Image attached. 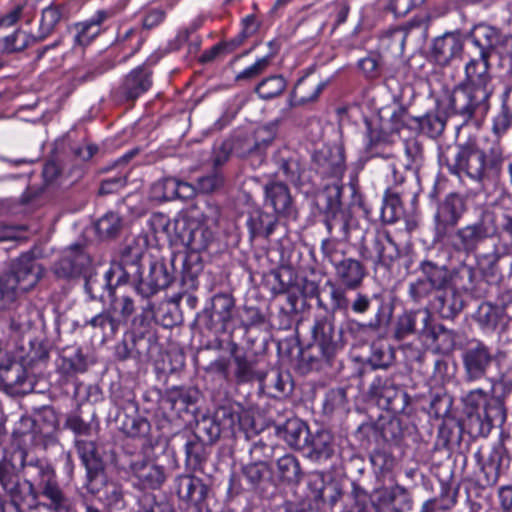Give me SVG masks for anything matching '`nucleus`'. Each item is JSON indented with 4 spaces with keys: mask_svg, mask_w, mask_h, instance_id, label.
I'll return each instance as SVG.
<instances>
[{
    "mask_svg": "<svg viewBox=\"0 0 512 512\" xmlns=\"http://www.w3.org/2000/svg\"><path fill=\"white\" fill-rule=\"evenodd\" d=\"M22 467L31 477L21 482L14 466L0 464V485L8 497L14 501H26L31 497L53 512H68L70 498L61 488L52 465L40 459L22 461Z\"/></svg>",
    "mask_w": 512,
    "mask_h": 512,
    "instance_id": "nucleus-1",
    "label": "nucleus"
},
{
    "mask_svg": "<svg viewBox=\"0 0 512 512\" xmlns=\"http://www.w3.org/2000/svg\"><path fill=\"white\" fill-rule=\"evenodd\" d=\"M440 161L449 172L462 174L471 180L485 184L494 182L500 175L503 156L497 149H481L475 142L446 146L440 154Z\"/></svg>",
    "mask_w": 512,
    "mask_h": 512,
    "instance_id": "nucleus-2",
    "label": "nucleus"
},
{
    "mask_svg": "<svg viewBox=\"0 0 512 512\" xmlns=\"http://www.w3.org/2000/svg\"><path fill=\"white\" fill-rule=\"evenodd\" d=\"M212 216H204L202 219L180 215L173 222L168 221L164 215H156L154 218L161 222L163 230L175 237L191 252L199 253L208 249L215 239L212 226L217 223L218 210L210 209Z\"/></svg>",
    "mask_w": 512,
    "mask_h": 512,
    "instance_id": "nucleus-3",
    "label": "nucleus"
},
{
    "mask_svg": "<svg viewBox=\"0 0 512 512\" xmlns=\"http://www.w3.org/2000/svg\"><path fill=\"white\" fill-rule=\"evenodd\" d=\"M360 238L358 252L363 260L372 262L375 267L390 268L400 258V249L385 230L369 231L360 227L352 216L350 238Z\"/></svg>",
    "mask_w": 512,
    "mask_h": 512,
    "instance_id": "nucleus-4",
    "label": "nucleus"
},
{
    "mask_svg": "<svg viewBox=\"0 0 512 512\" xmlns=\"http://www.w3.org/2000/svg\"><path fill=\"white\" fill-rule=\"evenodd\" d=\"M463 401L472 434L488 433L495 423H503L506 419L504 402L499 397H489L481 388L471 390Z\"/></svg>",
    "mask_w": 512,
    "mask_h": 512,
    "instance_id": "nucleus-5",
    "label": "nucleus"
},
{
    "mask_svg": "<svg viewBox=\"0 0 512 512\" xmlns=\"http://www.w3.org/2000/svg\"><path fill=\"white\" fill-rule=\"evenodd\" d=\"M490 98L491 96L482 90L460 83L449 96L448 108L453 115L467 122L474 117H484L487 114L490 109Z\"/></svg>",
    "mask_w": 512,
    "mask_h": 512,
    "instance_id": "nucleus-6",
    "label": "nucleus"
},
{
    "mask_svg": "<svg viewBox=\"0 0 512 512\" xmlns=\"http://www.w3.org/2000/svg\"><path fill=\"white\" fill-rule=\"evenodd\" d=\"M495 233L496 226L492 215L483 212L476 222L461 227L449 235L448 241L456 252L470 254L476 251L479 244Z\"/></svg>",
    "mask_w": 512,
    "mask_h": 512,
    "instance_id": "nucleus-7",
    "label": "nucleus"
},
{
    "mask_svg": "<svg viewBox=\"0 0 512 512\" xmlns=\"http://www.w3.org/2000/svg\"><path fill=\"white\" fill-rule=\"evenodd\" d=\"M461 358L464 379L469 383L489 379L491 371L499 366V360L493 349L480 341L468 346Z\"/></svg>",
    "mask_w": 512,
    "mask_h": 512,
    "instance_id": "nucleus-8",
    "label": "nucleus"
},
{
    "mask_svg": "<svg viewBox=\"0 0 512 512\" xmlns=\"http://www.w3.org/2000/svg\"><path fill=\"white\" fill-rule=\"evenodd\" d=\"M471 43L478 50L486 52L489 58L495 52L501 59L512 62V36L502 35L491 26H478L471 35Z\"/></svg>",
    "mask_w": 512,
    "mask_h": 512,
    "instance_id": "nucleus-9",
    "label": "nucleus"
},
{
    "mask_svg": "<svg viewBox=\"0 0 512 512\" xmlns=\"http://www.w3.org/2000/svg\"><path fill=\"white\" fill-rule=\"evenodd\" d=\"M312 336L323 360L327 363L342 348L341 332L335 328L333 316L324 315L316 318L312 327Z\"/></svg>",
    "mask_w": 512,
    "mask_h": 512,
    "instance_id": "nucleus-10",
    "label": "nucleus"
},
{
    "mask_svg": "<svg viewBox=\"0 0 512 512\" xmlns=\"http://www.w3.org/2000/svg\"><path fill=\"white\" fill-rule=\"evenodd\" d=\"M6 275L22 294L36 286L43 275V268L32 254L24 253L13 262L11 272Z\"/></svg>",
    "mask_w": 512,
    "mask_h": 512,
    "instance_id": "nucleus-11",
    "label": "nucleus"
},
{
    "mask_svg": "<svg viewBox=\"0 0 512 512\" xmlns=\"http://www.w3.org/2000/svg\"><path fill=\"white\" fill-rule=\"evenodd\" d=\"M489 57L486 52L478 50V58H472L465 65V80L467 84L477 90H482L487 95L492 96L494 88L492 85V75L490 74Z\"/></svg>",
    "mask_w": 512,
    "mask_h": 512,
    "instance_id": "nucleus-12",
    "label": "nucleus"
},
{
    "mask_svg": "<svg viewBox=\"0 0 512 512\" xmlns=\"http://www.w3.org/2000/svg\"><path fill=\"white\" fill-rule=\"evenodd\" d=\"M466 210L465 202L457 194L448 195L438 206L435 221L440 236H446L449 229L456 226Z\"/></svg>",
    "mask_w": 512,
    "mask_h": 512,
    "instance_id": "nucleus-13",
    "label": "nucleus"
},
{
    "mask_svg": "<svg viewBox=\"0 0 512 512\" xmlns=\"http://www.w3.org/2000/svg\"><path fill=\"white\" fill-rule=\"evenodd\" d=\"M317 173L323 177L340 179L345 171L344 154L340 147H324L313 154Z\"/></svg>",
    "mask_w": 512,
    "mask_h": 512,
    "instance_id": "nucleus-14",
    "label": "nucleus"
},
{
    "mask_svg": "<svg viewBox=\"0 0 512 512\" xmlns=\"http://www.w3.org/2000/svg\"><path fill=\"white\" fill-rule=\"evenodd\" d=\"M90 264L89 256L76 245L65 251L63 257L54 264V272L60 278L80 275Z\"/></svg>",
    "mask_w": 512,
    "mask_h": 512,
    "instance_id": "nucleus-15",
    "label": "nucleus"
},
{
    "mask_svg": "<svg viewBox=\"0 0 512 512\" xmlns=\"http://www.w3.org/2000/svg\"><path fill=\"white\" fill-rule=\"evenodd\" d=\"M171 282L172 275L168 272L165 264L154 262L150 266L148 275L140 279L136 289L143 297H150L167 288Z\"/></svg>",
    "mask_w": 512,
    "mask_h": 512,
    "instance_id": "nucleus-16",
    "label": "nucleus"
},
{
    "mask_svg": "<svg viewBox=\"0 0 512 512\" xmlns=\"http://www.w3.org/2000/svg\"><path fill=\"white\" fill-rule=\"evenodd\" d=\"M463 49L461 35L455 32H447L434 39L431 54L440 65H447Z\"/></svg>",
    "mask_w": 512,
    "mask_h": 512,
    "instance_id": "nucleus-17",
    "label": "nucleus"
},
{
    "mask_svg": "<svg viewBox=\"0 0 512 512\" xmlns=\"http://www.w3.org/2000/svg\"><path fill=\"white\" fill-rule=\"evenodd\" d=\"M235 303L228 294H217L212 298L209 328L217 333L224 332L233 318Z\"/></svg>",
    "mask_w": 512,
    "mask_h": 512,
    "instance_id": "nucleus-18",
    "label": "nucleus"
},
{
    "mask_svg": "<svg viewBox=\"0 0 512 512\" xmlns=\"http://www.w3.org/2000/svg\"><path fill=\"white\" fill-rule=\"evenodd\" d=\"M174 489L180 500L195 504L202 502L208 491L202 480L191 474L178 475L174 479Z\"/></svg>",
    "mask_w": 512,
    "mask_h": 512,
    "instance_id": "nucleus-19",
    "label": "nucleus"
},
{
    "mask_svg": "<svg viewBox=\"0 0 512 512\" xmlns=\"http://www.w3.org/2000/svg\"><path fill=\"white\" fill-rule=\"evenodd\" d=\"M352 215L350 211L340 207L339 200L330 203L325 214V225L330 234L335 233L342 240L350 238V224Z\"/></svg>",
    "mask_w": 512,
    "mask_h": 512,
    "instance_id": "nucleus-20",
    "label": "nucleus"
},
{
    "mask_svg": "<svg viewBox=\"0 0 512 512\" xmlns=\"http://www.w3.org/2000/svg\"><path fill=\"white\" fill-rule=\"evenodd\" d=\"M151 71L145 66L133 69L124 79L120 91L127 100H135L152 85Z\"/></svg>",
    "mask_w": 512,
    "mask_h": 512,
    "instance_id": "nucleus-21",
    "label": "nucleus"
},
{
    "mask_svg": "<svg viewBox=\"0 0 512 512\" xmlns=\"http://www.w3.org/2000/svg\"><path fill=\"white\" fill-rule=\"evenodd\" d=\"M265 203L273 208L275 213L290 215L293 210V201L286 184L270 181L264 186Z\"/></svg>",
    "mask_w": 512,
    "mask_h": 512,
    "instance_id": "nucleus-22",
    "label": "nucleus"
},
{
    "mask_svg": "<svg viewBox=\"0 0 512 512\" xmlns=\"http://www.w3.org/2000/svg\"><path fill=\"white\" fill-rule=\"evenodd\" d=\"M335 441L333 435L326 430H321L309 436L308 445L304 451L313 461H325L335 453Z\"/></svg>",
    "mask_w": 512,
    "mask_h": 512,
    "instance_id": "nucleus-23",
    "label": "nucleus"
},
{
    "mask_svg": "<svg viewBox=\"0 0 512 512\" xmlns=\"http://www.w3.org/2000/svg\"><path fill=\"white\" fill-rule=\"evenodd\" d=\"M75 447L86 468L88 479H94L104 469V463L97 444L94 441L76 440Z\"/></svg>",
    "mask_w": 512,
    "mask_h": 512,
    "instance_id": "nucleus-24",
    "label": "nucleus"
},
{
    "mask_svg": "<svg viewBox=\"0 0 512 512\" xmlns=\"http://www.w3.org/2000/svg\"><path fill=\"white\" fill-rule=\"evenodd\" d=\"M335 272L337 279L350 290L358 288L366 275L365 267L353 258L335 263Z\"/></svg>",
    "mask_w": 512,
    "mask_h": 512,
    "instance_id": "nucleus-25",
    "label": "nucleus"
},
{
    "mask_svg": "<svg viewBox=\"0 0 512 512\" xmlns=\"http://www.w3.org/2000/svg\"><path fill=\"white\" fill-rule=\"evenodd\" d=\"M277 434L290 447L304 450L308 445L310 436L308 427L299 419H288L282 426L277 428Z\"/></svg>",
    "mask_w": 512,
    "mask_h": 512,
    "instance_id": "nucleus-26",
    "label": "nucleus"
},
{
    "mask_svg": "<svg viewBox=\"0 0 512 512\" xmlns=\"http://www.w3.org/2000/svg\"><path fill=\"white\" fill-rule=\"evenodd\" d=\"M130 469L144 487L157 488L165 481L163 468L153 462L144 459L134 460L130 464Z\"/></svg>",
    "mask_w": 512,
    "mask_h": 512,
    "instance_id": "nucleus-27",
    "label": "nucleus"
},
{
    "mask_svg": "<svg viewBox=\"0 0 512 512\" xmlns=\"http://www.w3.org/2000/svg\"><path fill=\"white\" fill-rule=\"evenodd\" d=\"M126 6V1L122 0L118 5L105 10H98L88 21L81 24V30L78 33L80 43H88L99 32V26L107 19L115 16Z\"/></svg>",
    "mask_w": 512,
    "mask_h": 512,
    "instance_id": "nucleus-28",
    "label": "nucleus"
},
{
    "mask_svg": "<svg viewBox=\"0 0 512 512\" xmlns=\"http://www.w3.org/2000/svg\"><path fill=\"white\" fill-rule=\"evenodd\" d=\"M440 292L433 302V308L442 318L452 319L462 311L463 299L455 289L450 287Z\"/></svg>",
    "mask_w": 512,
    "mask_h": 512,
    "instance_id": "nucleus-29",
    "label": "nucleus"
},
{
    "mask_svg": "<svg viewBox=\"0 0 512 512\" xmlns=\"http://www.w3.org/2000/svg\"><path fill=\"white\" fill-rule=\"evenodd\" d=\"M419 268L423 277L435 291L439 292L450 287L451 271L446 266L438 265L432 261H423Z\"/></svg>",
    "mask_w": 512,
    "mask_h": 512,
    "instance_id": "nucleus-30",
    "label": "nucleus"
},
{
    "mask_svg": "<svg viewBox=\"0 0 512 512\" xmlns=\"http://www.w3.org/2000/svg\"><path fill=\"white\" fill-rule=\"evenodd\" d=\"M277 218L261 210H254L250 213L247 226L252 238H268L275 230Z\"/></svg>",
    "mask_w": 512,
    "mask_h": 512,
    "instance_id": "nucleus-31",
    "label": "nucleus"
},
{
    "mask_svg": "<svg viewBox=\"0 0 512 512\" xmlns=\"http://www.w3.org/2000/svg\"><path fill=\"white\" fill-rule=\"evenodd\" d=\"M114 270L109 269L104 273L94 272L86 277L85 290L93 300H102L105 293L111 296L113 294L111 278Z\"/></svg>",
    "mask_w": 512,
    "mask_h": 512,
    "instance_id": "nucleus-32",
    "label": "nucleus"
},
{
    "mask_svg": "<svg viewBox=\"0 0 512 512\" xmlns=\"http://www.w3.org/2000/svg\"><path fill=\"white\" fill-rule=\"evenodd\" d=\"M1 381L6 390L12 394L24 393V385L26 383V371L19 363H11L1 369Z\"/></svg>",
    "mask_w": 512,
    "mask_h": 512,
    "instance_id": "nucleus-33",
    "label": "nucleus"
},
{
    "mask_svg": "<svg viewBox=\"0 0 512 512\" xmlns=\"http://www.w3.org/2000/svg\"><path fill=\"white\" fill-rule=\"evenodd\" d=\"M322 90V85L312 79L303 77L299 79L290 95L292 106L306 104L315 100Z\"/></svg>",
    "mask_w": 512,
    "mask_h": 512,
    "instance_id": "nucleus-34",
    "label": "nucleus"
},
{
    "mask_svg": "<svg viewBox=\"0 0 512 512\" xmlns=\"http://www.w3.org/2000/svg\"><path fill=\"white\" fill-rule=\"evenodd\" d=\"M37 41H39L37 37L29 35L21 29H17L12 34L0 38V53H18Z\"/></svg>",
    "mask_w": 512,
    "mask_h": 512,
    "instance_id": "nucleus-35",
    "label": "nucleus"
},
{
    "mask_svg": "<svg viewBox=\"0 0 512 512\" xmlns=\"http://www.w3.org/2000/svg\"><path fill=\"white\" fill-rule=\"evenodd\" d=\"M84 326L91 327L93 330L100 332L104 339H108L112 338L118 331L120 319L107 309L91 317L84 323Z\"/></svg>",
    "mask_w": 512,
    "mask_h": 512,
    "instance_id": "nucleus-36",
    "label": "nucleus"
},
{
    "mask_svg": "<svg viewBox=\"0 0 512 512\" xmlns=\"http://www.w3.org/2000/svg\"><path fill=\"white\" fill-rule=\"evenodd\" d=\"M414 98V89L411 85L405 84L401 86L400 93L394 95V100L398 102L399 107L391 115V121L394 123L395 128L399 129L408 122L407 106Z\"/></svg>",
    "mask_w": 512,
    "mask_h": 512,
    "instance_id": "nucleus-37",
    "label": "nucleus"
},
{
    "mask_svg": "<svg viewBox=\"0 0 512 512\" xmlns=\"http://www.w3.org/2000/svg\"><path fill=\"white\" fill-rule=\"evenodd\" d=\"M276 474L283 482L298 483L301 479V468L296 457L286 454L279 458L276 463Z\"/></svg>",
    "mask_w": 512,
    "mask_h": 512,
    "instance_id": "nucleus-38",
    "label": "nucleus"
},
{
    "mask_svg": "<svg viewBox=\"0 0 512 512\" xmlns=\"http://www.w3.org/2000/svg\"><path fill=\"white\" fill-rule=\"evenodd\" d=\"M408 31L404 27H396L388 30L380 38V45L383 49L395 55L404 51Z\"/></svg>",
    "mask_w": 512,
    "mask_h": 512,
    "instance_id": "nucleus-39",
    "label": "nucleus"
},
{
    "mask_svg": "<svg viewBox=\"0 0 512 512\" xmlns=\"http://www.w3.org/2000/svg\"><path fill=\"white\" fill-rule=\"evenodd\" d=\"M344 505L341 512H372L368 494L357 487L343 499Z\"/></svg>",
    "mask_w": 512,
    "mask_h": 512,
    "instance_id": "nucleus-40",
    "label": "nucleus"
},
{
    "mask_svg": "<svg viewBox=\"0 0 512 512\" xmlns=\"http://www.w3.org/2000/svg\"><path fill=\"white\" fill-rule=\"evenodd\" d=\"M286 88V80L281 75H273L263 79L256 87L257 95L269 100L279 96Z\"/></svg>",
    "mask_w": 512,
    "mask_h": 512,
    "instance_id": "nucleus-41",
    "label": "nucleus"
},
{
    "mask_svg": "<svg viewBox=\"0 0 512 512\" xmlns=\"http://www.w3.org/2000/svg\"><path fill=\"white\" fill-rule=\"evenodd\" d=\"M143 337H133L131 343L127 340L119 342L115 347V355L119 360H126L128 358H142L148 356V352L144 351L143 344L148 343Z\"/></svg>",
    "mask_w": 512,
    "mask_h": 512,
    "instance_id": "nucleus-42",
    "label": "nucleus"
},
{
    "mask_svg": "<svg viewBox=\"0 0 512 512\" xmlns=\"http://www.w3.org/2000/svg\"><path fill=\"white\" fill-rule=\"evenodd\" d=\"M474 279V269L466 264H461L451 272L450 288L457 292L458 290L469 291L473 288Z\"/></svg>",
    "mask_w": 512,
    "mask_h": 512,
    "instance_id": "nucleus-43",
    "label": "nucleus"
},
{
    "mask_svg": "<svg viewBox=\"0 0 512 512\" xmlns=\"http://www.w3.org/2000/svg\"><path fill=\"white\" fill-rule=\"evenodd\" d=\"M35 315V309L29 305L19 306L11 317L10 328L17 333L28 331L34 323Z\"/></svg>",
    "mask_w": 512,
    "mask_h": 512,
    "instance_id": "nucleus-44",
    "label": "nucleus"
},
{
    "mask_svg": "<svg viewBox=\"0 0 512 512\" xmlns=\"http://www.w3.org/2000/svg\"><path fill=\"white\" fill-rule=\"evenodd\" d=\"M186 462L194 468L200 466L207 457L206 447L199 436L194 435L185 443Z\"/></svg>",
    "mask_w": 512,
    "mask_h": 512,
    "instance_id": "nucleus-45",
    "label": "nucleus"
},
{
    "mask_svg": "<svg viewBox=\"0 0 512 512\" xmlns=\"http://www.w3.org/2000/svg\"><path fill=\"white\" fill-rule=\"evenodd\" d=\"M421 131L431 138L440 136L445 129V120L437 113H427L422 117L413 118Z\"/></svg>",
    "mask_w": 512,
    "mask_h": 512,
    "instance_id": "nucleus-46",
    "label": "nucleus"
},
{
    "mask_svg": "<svg viewBox=\"0 0 512 512\" xmlns=\"http://www.w3.org/2000/svg\"><path fill=\"white\" fill-rule=\"evenodd\" d=\"M95 228L101 238H112L121 230L122 219L117 213L108 212L97 221Z\"/></svg>",
    "mask_w": 512,
    "mask_h": 512,
    "instance_id": "nucleus-47",
    "label": "nucleus"
},
{
    "mask_svg": "<svg viewBox=\"0 0 512 512\" xmlns=\"http://www.w3.org/2000/svg\"><path fill=\"white\" fill-rule=\"evenodd\" d=\"M264 386L269 389L273 397H281L291 392L292 386L288 375L285 377L278 371H271L264 378Z\"/></svg>",
    "mask_w": 512,
    "mask_h": 512,
    "instance_id": "nucleus-48",
    "label": "nucleus"
},
{
    "mask_svg": "<svg viewBox=\"0 0 512 512\" xmlns=\"http://www.w3.org/2000/svg\"><path fill=\"white\" fill-rule=\"evenodd\" d=\"M109 311L120 319V324L126 321L135 311L133 300L126 295H117L115 291L111 295Z\"/></svg>",
    "mask_w": 512,
    "mask_h": 512,
    "instance_id": "nucleus-49",
    "label": "nucleus"
},
{
    "mask_svg": "<svg viewBox=\"0 0 512 512\" xmlns=\"http://www.w3.org/2000/svg\"><path fill=\"white\" fill-rule=\"evenodd\" d=\"M235 363L234 375L238 382H249L254 378L261 379L255 371V362L247 359L245 355L236 354L233 357Z\"/></svg>",
    "mask_w": 512,
    "mask_h": 512,
    "instance_id": "nucleus-50",
    "label": "nucleus"
},
{
    "mask_svg": "<svg viewBox=\"0 0 512 512\" xmlns=\"http://www.w3.org/2000/svg\"><path fill=\"white\" fill-rule=\"evenodd\" d=\"M214 419L218 426H220L222 433L234 432L235 428L240 423L239 414L229 406L219 407L215 412Z\"/></svg>",
    "mask_w": 512,
    "mask_h": 512,
    "instance_id": "nucleus-51",
    "label": "nucleus"
},
{
    "mask_svg": "<svg viewBox=\"0 0 512 512\" xmlns=\"http://www.w3.org/2000/svg\"><path fill=\"white\" fill-rule=\"evenodd\" d=\"M152 197L158 201H170L176 199V178L166 177L153 184Z\"/></svg>",
    "mask_w": 512,
    "mask_h": 512,
    "instance_id": "nucleus-52",
    "label": "nucleus"
},
{
    "mask_svg": "<svg viewBox=\"0 0 512 512\" xmlns=\"http://www.w3.org/2000/svg\"><path fill=\"white\" fill-rule=\"evenodd\" d=\"M242 474L247 482L252 486H258L269 474V466L267 463L251 462L242 468Z\"/></svg>",
    "mask_w": 512,
    "mask_h": 512,
    "instance_id": "nucleus-53",
    "label": "nucleus"
},
{
    "mask_svg": "<svg viewBox=\"0 0 512 512\" xmlns=\"http://www.w3.org/2000/svg\"><path fill=\"white\" fill-rule=\"evenodd\" d=\"M142 258V248L132 241L127 244L121 252V265L124 269H132L135 274L139 273V263Z\"/></svg>",
    "mask_w": 512,
    "mask_h": 512,
    "instance_id": "nucleus-54",
    "label": "nucleus"
},
{
    "mask_svg": "<svg viewBox=\"0 0 512 512\" xmlns=\"http://www.w3.org/2000/svg\"><path fill=\"white\" fill-rule=\"evenodd\" d=\"M60 19L61 12L57 6L51 5L43 9L40 21V35L38 39H45L53 31Z\"/></svg>",
    "mask_w": 512,
    "mask_h": 512,
    "instance_id": "nucleus-55",
    "label": "nucleus"
},
{
    "mask_svg": "<svg viewBox=\"0 0 512 512\" xmlns=\"http://www.w3.org/2000/svg\"><path fill=\"white\" fill-rule=\"evenodd\" d=\"M402 212L400 200L397 194H390L389 190L386 192V196L383 201L381 208V215L384 222L393 223L395 222Z\"/></svg>",
    "mask_w": 512,
    "mask_h": 512,
    "instance_id": "nucleus-56",
    "label": "nucleus"
},
{
    "mask_svg": "<svg viewBox=\"0 0 512 512\" xmlns=\"http://www.w3.org/2000/svg\"><path fill=\"white\" fill-rule=\"evenodd\" d=\"M347 404V394L344 388H335L327 392L323 404L326 413L344 410Z\"/></svg>",
    "mask_w": 512,
    "mask_h": 512,
    "instance_id": "nucleus-57",
    "label": "nucleus"
},
{
    "mask_svg": "<svg viewBox=\"0 0 512 512\" xmlns=\"http://www.w3.org/2000/svg\"><path fill=\"white\" fill-rule=\"evenodd\" d=\"M369 361L374 368H387L393 361V351L389 346L373 344Z\"/></svg>",
    "mask_w": 512,
    "mask_h": 512,
    "instance_id": "nucleus-58",
    "label": "nucleus"
},
{
    "mask_svg": "<svg viewBox=\"0 0 512 512\" xmlns=\"http://www.w3.org/2000/svg\"><path fill=\"white\" fill-rule=\"evenodd\" d=\"M20 295L12 280L4 274L0 276V311L8 308Z\"/></svg>",
    "mask_w": 512,
    "mask_h": 512,
    "instance_id": "nucleus-59",
    "label": "nucleus"
},
{
    "mask_svg": "<svg viewBox=\"0 0 512 512\" xmlns=\"http://www.w3.org/2000/svg\"><path fill=\"white\" fill-rule=\"evenodd\" d=\"M223 184V175L218 171H214L210 174L198 178L197 189L199 193L209 194L221 188Z\"/></svg>",
    "mask_w": 512,
    "mask_h": 512,
    "instance_id": "nucleus-60",
    "label": "nucleus"
},
{
    "mask_svg": "<svg viewBox=\"0 0 512 512\" xmlns=\"http://www.w3.org/2000/svg\"><path fill=\"white\" fill-rule=\"evenodd\" d=\"M123 430L130 437H143L149 433L150 423L145 418L133 416L124 423Z\"/></svg>",
    "mask_w": 512,
    "mask_h": 512,
    "instance_id": "nucleus-61",
    "label": "nucleus"
},
{
    "mask_svg": "<svg viewBox=\"0 0 512 512\" xmlns=\"http://www.w3.org/2000/svg\"><path fill=\"white\" fill-rule=\"evenodd\" d=\"M272 56L267 55L262 58H259L254 64L250 65L242 72L237 74L236 80H250L258 77L263 72H265L271 64Z\"/></svg>",
    "mask_w": 512,
    "mask_h": 512,
    "instance_id": "nucleus-62",
    "label": "nucleus"
},
{
    "mask_svg": "<svg viewBox=\"0 0 512 512\" xmlns=\"http://www.w3.org/2000/svg\"><path fill=\"white\" fill-rule=\"evenodd\" d=\"M434 291V288L424 277L411 282L408 289L411 299L415 302H420L429 297Z\"/></svg>",
    "mask_w": 512,
    "mask_h": 512,
    "instance_id": "nucleus-63",
    "label": "nucleus"
},
{
    "mask_svg": "<svg viewBox=\"0 0 512 512\" xmlns=\"http://www.w3.org/2000/svg\"><path fill=\"white\" fill-rule=\"evenodd\" d=\"M143 512H174L173 505L166 499L156 500L153 495H145L142 499Z\"/></svg>",
    "mask_w": 512,
    "mask_h": 512,
    "instance_id": "nucleus-64",
    "label": "nucleus"
}]
</instances>
